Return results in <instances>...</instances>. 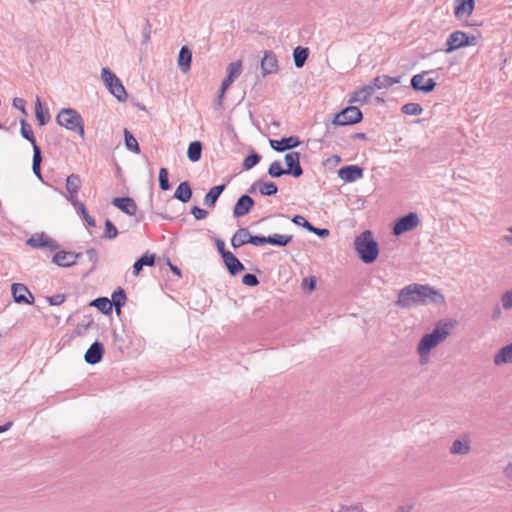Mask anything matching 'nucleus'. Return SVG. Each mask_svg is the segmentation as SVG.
I'll return each mask as SVG.
<instances>
[{
  "mask_svg": "<svg viewBox=\"0 0 512 512\" xmlns=\"http://www.w3.org/2000/svg\"><path fill=\"white\" fill-rule=\"evenodd\" d=\"M445 296L434 287L427 284H409L398 292L395 305L401 309H410L414 306L445 304Z\"/></svg>",
  "mask_w": 512,
  "mask_h": 512,
  "instance_id": "1",
  "label": "nucleus"
},
{
  "mask_svg": "<svg viewBox=\"0 0 512 512\" xmlns=\"http://www.w3.org/2000/svg\"><path fill=\"white\" fill-rule=\"evenodd\" d=\"M354 249L366 264L373 263L379 255V246L369 230L363 231L354 240Z\"/></svg>",
  "mask_w": 512,
  "mask_h": 512,
  "instance_id": "2",
  "label": "nucleus"
},
{
  "mask_svg": "<svg viewBox=\"0 0 512 512\" xmlns=\"http://www.w3.org/2000/svg\"><path fill=\"white\" fill-rule=\"evenodd\" d=\"M449 335L447 324L439 322L434 330L425 334L417 345V352L421 358L427 356L429 352L444 341Z\"/></svg>",
  "mask_w": 512,
  "mask_h": 512,
  "instance_id": "3",
  "label": "nucleus"
},
{
  "mask_svg": "<svg viewBox=\"0 0 512 512\" xmlns=\"http://www.w3.org/2000/svg\"><path fill=\"white\" fill-rule=\"evenodd\" d=\"M56 122L67 130L76 132L84 139V122L82 116L73 108H63L56 116Z\"/></svg>",
  "mask_w": 512,
  "mask_h": 512,
  "instance_id": "4",
  "label": "nucleus"
},
{
  "mask_svg": "<svg viewBox=\"0 0 512 512\" xmlns=\"http://www.w3.org/2000/svg\"><path fill=\"white\" fill-rule=\"evenodd\" d=\"M101 78L109 92L116 97L118 101L124 102L127 100L125 87L121 80L109 68H102Z\"/></svg>",
  "mask_w": 512,
  "mask_h": 512,
  "instance_id": "5",
  "label": "nucleus"
},
{
  "mask_svg": "<svg viewBox=\"0 0 512 512\" xmlns=\"http://www.w3.org/2000/svg\"><path fill=\"white\" fill-rule=\"evenodd\" d=\"M477 43L476 36H470L463 31L457 30L451 33L446 40L445 53H451L465 46H472Z\"/></svg>",
  "mask_w": 512,
  "mask_h": 512,
  "instance_id": "6",
  "label": "nucleus"
},
{
  "mask_svg": "<svg viewBox=\"0 0 512 512\" xmlns=\"http://www.w3.org/2000/svg\"><path fill=\"white\" fill-rule=\"evenodd\" d=\"M362 118V112L358 107L349 106L335 115L333 124L338 126L352 125L359 123Z\"/></svg>",
  "mask_w": 512,
  "mask_h": 512,
  "instance_id": "7",
  "label": "nucleus"
},
{
  "mask_svg": "<svg viewBox=\"0 0 512 512\" xmlns=\"http://www.w3.org/2000/svg\"><path fill=\"white\" fill-rule=\"evenodd\" d=\"M420 224L419 217L416 213L410 212L399 218L393 226V234L399 236L407 231L416 228Z\"/></svg>",
  "mask_w": 512,
  "mask_h": 512,
  "instance_id": "8",
  "label": "nucleus"
},
{
  "mask_svg": "<svg viewBox=\"0 0 512 512\" xmlns=\"http://www.w3.org/2000/svg\"><path fill=\"white\" fill-rule=\"evenodd\" d=\"M26 244L32 248H36V249L47 248L51 251L57 250L59 248V244L45 233L33 234L26 241Z\"/></svg>",
  "mask_w": 512,
  "mask_h": 512,
  "instance_id": "9",
  "label": "nucleus"
},
{
  "mask_svg": "<svg viewBox=\"0 0 512 512\" xmlns=\"http://www.w3.org/2000/svg\"><path fill=\"white\" fill-rule=\"evenodd\" d=\"M430 71H423L422 73L416 74L411 79V87L415 91L423 93H430L436 87V82L432 78H426V75Z\"/></svg>",
  "mask_w": 512,
  "mask_h": 512,
  "instance_id": "10",
  "label": "nucleus"
},
{
  "mask_svg": "<svg viewBox=\"0 0 512 512\" xmlns=\"http://www.w3.org/2000/svg\"><path fill=\"white\" fill-rule=\"evenodd\" d=\"M260 66L262 76L265 77L270 74H276L279 70V62L276 54L270 50L265 51Z\"/></svg>",
  "mask_w": 512,
  "mask_h": 512,
  "instance_id": "11",
  "label": "nucleus"
},
{
  "mask_svg": "<svg viewBox=\"0 0 512 512\" xmlns=\"http://www.w3.org/2000/svg\"><path fill=\"white\" fill-rule=\"evenodd\" d=\"M285 163L287 165L286 174L292 175L295 178L303 174V169L300 165V153L296 151L289 152L285 155Z\"/></svg>",
  "mask_w": 512,
  "mask_h": 512,
  "instance_id": "12",
  "label": "nucleus"
},
{
  "mask_svg": "<svg viewBox=\"0 0 512 512\" xmlns=\"http://www.w3.org/2000/svg\"><path fill=\"white\" fill-rule=\"evenodd\" d=\"M475 6L474 0H454V16L460 20H467Z\"/></svg>",
  "mask_w": 512,
  "mask_h": 512,
  "instance_id": "13",
  "label": "nucleus"
},
{
  "mask_svg": "<svg viewBox=\"0 0 512 512\" xmlns=\"http://www.w3.org/2000/svg\"><path fill=\"white\" fill-rule=\"evenodd\" d=\"M13 299L16 303L33 304L34 296L28 288L21 283H14L11 286Z\"/></svg>",
  "mask_w": 512,
  "mask_h": 512,
  "instance_id": "14",
  "label": "nucleus"
},
{
  "mask_svg": "<svg viewBox=\"0 0 512 512\" xmlns=\"http://www.w3.org/2000/svg\"><path fill=\"white\" fill-rule=\"evenodd\" d=\"M81 253L59 251L53 256V263L61 267H71L81 258Z\"/></svg>",
  "mask_w": 512,
  "mask_h": 512,
  "instance_id": "15",
  "label": "nucleus"
},
{
  "mask_svg": "<svg viewBox=\"0 0 512 512\" xmlns=\"http://www.w3.org/2000/svg\"><path fill=\"white\" fill-rule=\"evenodd\" d=\"M338 176L344 182H354L363 177V169L357 165H347L338 170Z\"/></svg>",
  "mask_w": 512,
  "mask_h": 512,
  "instance_id": "16",
  "label": "nucleus"
},
{
  "mask_svg": "<svg viewBox=\"0 0 512 512\" xmlns=\"http://www.w3.org/2000/svg\"><path fill=\"white\" fill-rule=\"evenodd\" d=\"M104 355V346L101 342L95 341L87 349L84 359L88 364L95 365L99 363Z\"/></svg>",
  "mask_w": 512,
  "mask_h": 512,
  "instance_id": "17",
  "label": "nucleus"
},
{
  "mask_svg": "<svg viewBox=\"0 0 512 512\" xmlns=\"http://www.w3.org/2000/svg\"><path fill=\"white\" fill-rule=\"evenodd\" d=\"M471 451V439L468 435H464L453 441L449 452L452 455H467Z\"/></svg>",
  "mask_w": 512,
  "mask_h": 512,
  "instance_id": "18",
  "label": "nucleus"
},
{
  "mask_svg": "<svg viewBox=\"0 0 512 512\" xmlns=\"http://www.w3.org/2000/svg\"><path fill=\"white\" fill-rule=\"evenodd\" d=\"M269 143L271 148L277 152H284L300 145L299 138L296 136L285 137L280 140H270Z\"/></svg>",
  "mask_w": 512,
  "mask_h": 512,
  "instance_id": "19",
  "label": "nucleus"
},
{
  "mask_svg": "<svg viewBox=\"0 0 512 512\" xmlns=\"http://www.w3.org/2000/svg\"><path fill=\"white\" fill-rule=\"evenodd\" d=\"M255 202L249 195H242L236 202L233 215L234 217H242L250 212Z\"/></svg>",
  "mask_w": 512,
  "mask_h": 512,
  "instance_id": "20",
  "label": "nucleus"
},
{
  "mask_svg": "<svg viewBox=\"0 0 512 512\" xmlns=\"http://www.w3.org/2000/svg\"><path fill=\"white\" fill-rule=\"evenodd\" d=\"M112 204L129 216H134L137 213V205L130 197L114 198Z\"/></svg>",
  "mask_w": 512,
  "mask_h": 512,
  "instance_id": "21",
  "label": "nucleus"
},
{
  "mask_svg": "<svg viewBox=\"0 0 512 512\" xmlns=\"http://www.w3.org/2000/svg\"><path fill=\"white\" fill-rule=\"evenodd\" d=\"M496 366L512 364V342L500 348L493 357Z\"/></svg>",
  "mask_w": 512,
  "mask_h": 512,
  "instance_id": "22",
  "label": "nucleus"
},
{
  "mask_svg": "<svg viewBox=\"0 0 512 512\" xmlns=\"http://www.w3.org/2000/svg\"><path fill=\"white\" fill-rule=\"evenodd\" d=\"M222 259L231 276H236L245 269L244 265L232 252L225 254Z\"/></svg>",
  "mask_w": 512,
  "mask_h": 512,
  "instance_id": "23",
  "label": "nucleus"
},
{
  "mask_svg": "<svg viewBox=\"0 0 512 512\" xmlns=\"http://www.w3.org/2000/svg\"><path fill=\"white\" fill-rule=\"evenodd\" d=\"M374 89L371 84L364 85L358 90H355L350 97V103H365L374 93Z\"/></svg>",
  "mask_w": 512,
  "mask_h": 512,
  "instance_id": "24",
  "label": "nucleus"
},
{
  "mask_svg": "<svg viewBox=\"0 0 512 512\" xmlns=\"http://www.w3.org/2000/svg\"><path fill=\"white\" fill-rule=\"evenodd\" d=\"M401 81V77H390L388 75H382L377 76L373 79L371 86L373 87L374 91L384 88H389L393 86L394 84H398Z\"/></svg>",
  "mask_w": 512,
  "mask_h": 512,
  "instance_id": "25",
  "label": "nucleus"
},
{
  "mask_svg": "<svg viewBox=\"0 0 512 512\" xmlns=\"http://www.w3.org/2000/svg\"><path fill=\"white\" fill-rule=\"evenodd\" d=\"M192 53L187 46H182L178 54V66L183 73L190 70Z\"/></svg>",
  "mask_w": 512,
  "mask_h": 512,
  "instance_id": "26",
  "label": "nucleus"
},
{
  "mask_svg": "<svg viewBox=\"0 0 512 512\" xmlns=\"http://www.w3.org/2000/svg\"><path fill=\"white\" fill-rule=\"evenodd\" d=\"M191 197L192 189L190 183L187 181L181 182L175 190L174 198L182 203H187L190 201Z\"/></svg>",
  "mask_w": 512,
  "mask_h": 512,
  "instance_id": "27",
  "label": "nucleus"
},
{
  "mask_svg": "<svg viewBox=\"0 0 512 512\" xmlns=\"http://www.w3.org/2000/svg\"><path fill=\"white\" fill-rule=\"evenodd\" d=\"M155 254L146 252L142 255L133 265V275L138 276L143 269V266H153L155 263Z\"/></svg>",
  "mask_w": 512,
  "mask_h": 512,
  "instance_id": "28",
  "label": "nucleus"
},
{
  "mask_svg": "<svg viewBox=\"0 0 512 512\" xmlns=\"http://www.w3.org/2000/svg\"><path fill=\"white\" fill-rule=\"evenodd\" d=\"M249 236L250 232L247 228L238 229L231 238L232 247L237 249L247 243H250Z\"/></svg>",
  "mask_w": 512,
  "mask_h": 512,
  "instance_id": "29",
  "label": "nucleus"
},
{
  "mask_svg": "<svg viewBox=\"0 0 512 512\" xmlns=\"http://www.w3.org/2000/svg\"><path fill=\"white\" fill-rule=\"evenodd\" d=\"M224 189V184L212 187L204 197V205L214 207L215 203L217 202L218 198L220 197Z\"/></svg>",
  "mask_w": 512,
  "mask_h": 512,
  "instance_id": "30",
  "label": "nucleus"
},
{
  "mask_svg": "<svg viewBox=\"0 0 512 512\" xmlns=\"http://www.w3.org/2000/svg\"><path fill=\"white\" fill-rule=\"evenodd\" d=\"M35 116L40 126L46 125L50 120L48 109H43L42 102L39 97L35 101Z\"/></svg>",
  "mask_w": 512,
  "mask_h": 512,
  "instance_id": "31",
  "label": "nucleus"
},
{
  "mask_svg": "<svg viewBox=\"0 0 512 512\" xmlns=\"http://www.w3.org/2000/svg\"><path fill=\"white\" fill-rule=\"evenodd\" d=\"M127 300L126 293L122 288H118L112 294V299L110 302L112 303V307H115L116 312L119 314L121 312V308L125 305Z\"/></svg>",
  "mask_w": 512,
  "mask_h": 512,
  "instance_id": "32",
  "label": "nucleus"
},
{
  "mask_svg": "<svg viewBox=\"0 0 512 512\" xmlns=\"http://www.w3.org/2000/svg\"><path fill=\"white\" fill-rule=\"evenodd\" d=\"M309 56L308 48L297 46L293 51L294 64L297 68H302Z\"/></svg>",
  "mask_w": 512,
  "mask_h": 512,
  "instance_id": "33",
  "label": "nucleus"
},
{
  "mask_svg": "<svg viewBox=\"0 0 512 512\" xmlns=\"http://www.w3.org/2000/svg\"><path fill=\"white\" fill-rule=\"evenodd\" d=\"M202 155V143L200 141H193L189 144L187 150V157L191 162H198Z\"/></svg>",
  "mask_w": 512,
  "mask_h": 512,
  "instance_id": "34",
  "label": "nucleus"
},
{
  "mask_svg": "<svg viewBox=\"0 0 512 512\" xmlns=\"http://www.w3.org/2000/svg\"><path fill=\"white\" fill-rule=\"evenodd\" d=\"M66 190L68 194H78L81 187V179L77 174H71L66 178Z\"/></svg>",
  "mask_w": 512,
  "mask_h": 512,
  "instance_id": "35",
  "label": "nucleus"
},
{
  "mask_svg": "<svg viewBox=\"0 0 512 512\" xmlns=\"http://www.w3.org/2000/svg\"><path fill=\"white\" fill-rule=\"evenodd\" d=\"M90 305L96 307L103 314H110L112 312V303L106 297H99L93 300Z\"/></svg>",
  "mask_w": 512,
  "mask_h": 512,
  "instance_id": "36",
  "label": "nucleus"
},
{
  "mask_svg": "<svg viewBox=\"0 0 512 512\" xmlns=\"http://www.w3.org/2000/svg\"><path fill=\"white\" fill-rule=\"evenodd\" d=\"M292 235L273 234L268 236V244L284 247L292 241Z\"/></svg>",
  "mask_w": 512,
  "mask_h": 512,
  "instance_id": "37",
  "label": "nucleus"
},
{
  "mask_svg": "<svg viewBox=\"0 0 512 512\" xmlns=\"http://www.w3.org/2000/svg\"><path fill=\"white\" fill-rule=\"evenodd\" d=\"M124 140L128 150L134 153H140V147L136 138L127 129L124 130Z\"/></svg>",
  "mask_w": 512,
  "mask_h": 512,
  "instance_id": "38",
  "label": "nucleus"
},
{
  "mask_svg": "<svg viewBox=\"0 0 512 512\" xmlns=\"http://www.w3.org/2000/svg\"><path fill=\"white\" fill-rule=\"evenodd\" d=\"M20 124L22 137L28 140L32 145L37 144L31 126L24 119H21Z\"/></svg>",
  "mask_w": 512,
  "mask_h": 512,
  "instance_id": "39",
  "label": "nucleus"
},
{
  "mask_svg": "<svg viewBox=\"0 0 512 512\" xmlns=\"http://www.w3.org/2000/svg\"><path fill=\"white\" fill-rule=\"evenodd\" d=\"M259 183V192L263 196H272L275 195L278 191V188L274 182H261Z\"/></svg>",
  "mask_w": 512,
  "mask_h": 512,
  "instance_id": "40",
  "label": "nucleus"
},
{
  "mask_svg": "<svg viewBox=\"0 0 512 512\" xmlns=\"http://www.w3.org/2000/svg\"><path fill=\"white\" fill-rule=\"evenodd\" d=\"M402 113L406 115L418 116L423 112V108L418 103H406L401 107Z\"/></svg>",
  "mask_w": 512,
  "mask_h": 512,
  "instance_id": "41",
  "label": "nucleus"
},
{
  "mask_svg": "<svg viewBox=\"0 0 512 512\" xmlns=\"http://www.w3.org/2000/svg\"><path fill=\"white\" fill-rule=\"evenodd\" d=\"M261 160V157L256 152H252L250 155L246 156L243 161V168L245 170H250L254 166H256Z\"/></svg>",
  "mask_w": 512,
  "mask_h": 512,
  "instance_id": "42",
  "label": "nucleus"
},
{
  "mask_svg": "<svg viewBox=\"0 0 512 512\" xmlns=\"http://www.w3.org/2000/svg\"><path fill=\"white\" fill-rule=\"evenodd\" d=\"M85 254L88 257L89 262L91 263V267L89 268L88 272L86 273V275H88L96 269L99 259H98V253L94 248H90V249L86 250Z\"/></svg>",
  "mask_w": 512,
  "mask_h": 512,
  "instance_id": "43",
  "label": "nucleus"
},
{
  "mask_svg": "<svg viewBox=\"0 0 512 512\" xmlns=\"http://www.w3.org/2000/svg\"><path fill=\"white\" fill-rule=\"evenodd\" d=\"M227 71H228L227 76H231V78H233L235 80L241 74L242 62L240 60L231 62L227 67Z\"/></svg>",
  "mask_w": 512,
  "mask_h": 512,
  "instance_id": "44",
  "label": "nucleus"
},
{
  "mask_svg": "<svg viewBox=\"0 0 512 512\" xmlns=\"http://www.w3.org/2000/svg\"><path fill=\"white\" fill-rule=\"evenodd\" d=\"M268 174L273 178H277L286 174V170L282 169L280 162L274 161L268 168Z\"/></svg>",
  "mask_w": 512,
  "mask_h": 512,
  "instance_id": "45",
  "label": "nucleus"
},
{
  "mask_svg": "<svg viewBox=\"0 0 512 512\" xmlns=\"http://www.w3.org/2000/svg\"><path fill=\"white\" fill-rule=\"evenodd\" d=\"M159 186L163 191H167L171 188L170 182L168 180V170L166 168H161L159 170Z\"/></svg>",
  "mask_w": 512,
  "mask_h": 512,
  "instance_id": "46",
  "label": "nucleus"
},
{
  "mask_svg": "<svg viewBox=\"0 0 512 512\" xmlns=\"http://www.w3.org/2000/svg\"><path fill=\"white\" fill-rule=\"evenodd\" d=\"M234 82V79L231 78V76H227L222 84H221V88H220V93H219V96H218V99H217V105L219 107L222 106V99L224 97V94L226 92V90L231 86V84Z\"/></svg>",
  "mask_w": 512,
  "mask_h": 512,
  "instance_id": "47",
  "label": "nucleus"
},
{
  "mask_svg": "<svg viewBox=\"0 0 512 512\" xmlns=\"http://www.w3.org/2000/svg\"><path fill=\"white\" fill-rule=\"evenodd\" d=\"M117 235H118V230H117L116 226L109 219H107L105 221L104 238L114 239L117 237Z\"/></svg>",
  "mask_w": 512,
  "mask_h": 512,
  "instance_id": "48",
  "label": "nucleus"
},
{
  "mask_svg": "<svg viewBox=\"0 0 512 512\" xmlns=\"http://www.w3.org/2000/svg\"><path fill=\"white\" fill-rule=\"evenodd\" d=\"M501 304L504 310H510L512 308V289L505 291L501 295Z\"/></svg>",
  "mask_w": 512,
  "mask_h": 512,
  "instance_id": "49",
  "label": "nucleus"
},
{
  "mask_svg": "<svg viewBox=\"0 0 512 512\" xmlns=\"http://www.w3.org/2000/svg\"><path fill=\"white\" fill-rule=\"evenodd\" d=\"M242 283L244 285H247V286H250V287H254V286H257L259 284V280L256 277V275L248 273V274H245L243 276Z\"/></svg>",
  "mask_w": 512,
  "mask_h": 512,
  "instance_id": "50",
  "label": "nucleus"
},
{
  "mask_svg": "<svg viewBox=\"0 0 512 512\" xmlns=\"http://www.w3.org/2000/svg\"><path fill=\"white\" fill-rule=\"evenodd\" d=\"M78 213H80L83 217V219L86 221V223L90 226V227H95L96 226V222L94 220V218H92L87 210H86V207L85 205L83 204V210L82 209H76Z\"/></svg>",
  "mask_w": 512,
  "mask_h": 512,
  "instance_id": "51",
  "label": "nucleus"
},
{
  "mask_svg": "<svg viewBox=\"0 0 512 512\" xmlns=\"http://www.w3.org/2000/svg\"><path fill=\"white\" fill-rule=\"evenodd\" d=\"M308 231L312 232V233H314L317 236L322 237V238H325V237L329 236V234H330L328 229H326V228H317V227L313 226L312 224L309 225Z\"/></svg>",
  "mask_w": 512,
  "mask_h": 512,
  "instance_id": "52",
  "label": "nucleus"
},
{
  "mask_svg": "<svg viewBox=\"0 0 512 512\" xmlns=\"http://www.w3.org/2000/svg\"><path fill=\"white\" fill-rule=\"evenodd\" d=\"M250 244L254 246H261L268 244V236H249Z\"/></svg>",
  "mask_w": 512,
  "mask_h": 512,
  "instance_id": "53",
  "label": "nucleus"
},
{
  "mask_svg": "<svg viewBox=\"0 0 512 512\" xmlns=\"http://www.w3.org/2000/svg\"><path fill=\"white\" fill-rule=\"evenodd\" d=\"M32 146H33L32 165H41V162H42L41 149L37 144H34Z\"/></svg>",
  "mask_w": 512,
  "mask_h": 512,
  "instance_id": "54",
  "label": "nucleus"
},
{
  "mask_svg": "<svg viewBox=\"0 0 512 512\" xmlns=\"http://www.w3.org/2000/svg\"><path fill=\"white\" fill-rule=\"evenodd\" d=\"M192 215L195 217L196 220H202L207 217L208 212L198 206H194L191 209Z\"/></svg>",
  "mask_w": 512,
  "mask_h": 512,
  "instance_id": "55",
  "label": "nucleus"
},
{
  "mask_svg": "<svg viewBox=\"0 0 512 512\" xmlns=\"http://www.w3.org/2000/svg\"><path fill=\"white\" fill-rule=\"evenodd\" d=\"M151 38V24L149 20L145 21V25L143 27V44H147Z\"/></svg>",
  "mask_w": 512,
  "mask_h": 512,
  "instance_id": "56",
  "label": "nucleus"
},
{
  "mask_svg": "<svg viewBox=\"0 0 512 512\" xmlns=\"http://www.w3.org/2000/svg\"><path fill=\"white\" fill-rule=\"evenodd\" d=\"M292 222L298 226H302L305 229L308 230L309 225H311L310 222H308L303 216L301 215H295L292 219Z\"/></svg>",
  "mask_w": 512,
  "mask_h": 512,
  "instance_id": "57",
  "label": "nucleus"
},
{
  "mask_svg": "<svg viewBox=\"0 0 512 512\" xmlns=\"http://www.w3.org/2000/svg\"><path fill=\"white\" fill-rule=\"evenodd\" d=\"M65 301V295L63 294H55L51 297H48V302L50 305L56 306L60 305Z\"/></svg>",
  "mask_w": 512,
  "mask_h": 512,
  "instance_id": "58",
  "label": "nucleus"
},
{
  "mask_svg": "<svg viewBox=\"0 0 512 512\" xmlns=\"http://www.w3.org/2000/svg\"><path fill=\"white\" fill-rule=\"evenodd\" d=\"M26 101L23 98L16 97L13 99V106L19 109L23 114H27L25 109Z\"/></svg>",
  "mask_w": 512,
  "mask_h": 512,
  "instance_id": "59",
  "label": "nucleus"
},
{
  "mask_svg": "<svg viewBox=\"0 0 512 512\" xmlns=\"http://www.w3.org/2000/svg\"><path fill=\"white\" fill-rule=\"evenodd\" d=\"M67 199L75 209L83 210V203L78 200L77 194H68Z\"/></svg>",
  "mask_w": 512,
  "mask_h": 512,
  "instance_id": "60",
  "label": "nucleus"
},
{
  "mask_svg": "<svg viewBox=\"0 0 512 512\" xmlns=\"http://www.w3.org/2000/svg\"><path fill=\"white\" fill-rule=\"evenodd\" d=\"M215 244H216L217 250L220 253L222 258H224L225 254L231 253L230 251L225 249V243L223 240L217 238L215 241Z\"/></svg>",
  "mask_w": 512,
  "mask_h": 512,
  "instance_id": "61",
  "label": "nucleus"
},
{
  "mask_svg": "<svg viewBox=\"0 0 512 512\" xmlns=\"http://www.w3.org/2000/svg\"><path fill=\"white\" fill-rule=\"evenodd\" d=\"M503 474L506 479L512 481V461L508 462L503 469Z\"/></svg>",
  "mask_w": 512,
  "mask_h": 512,
  "instance_id": "62",
  "label": "nucleus"
},
{
  "mask_svg": "<svg viewBox=\"0 0 512 512\" xmlns=\"http://www.w3.org/2000/svg\"><path fill=\"white\" fill-rule=\"evenodd\" d=\"M315 285H316V281H315V279H314L313 277H311V278H309V279H308V278H306V279H304V281H303V286H304V287H306V286H307V288H308V290H309V291L314 290V289H315Z\"/></svg>",
  "mask_w": 512,
  "mask_h": 512,
  "instance_id": "63",
  "label": "nucleus"
},
{
  "mask_svg": "<svg viewBox=\"0 0 512 512\" xmlns=\"http://www.w3.org/2000/svg\"><path fill=\"white\" fill-rule=\"evenodd\" d=\"M507 231L509 234L504 235L502 237V240L512 246V226L508 227Z\"/></svg>",
  "mask_w": 512,
  "mask_h": 512,
  "instance_id": "64",
  "label": "nucleus"
}]
</instances>
